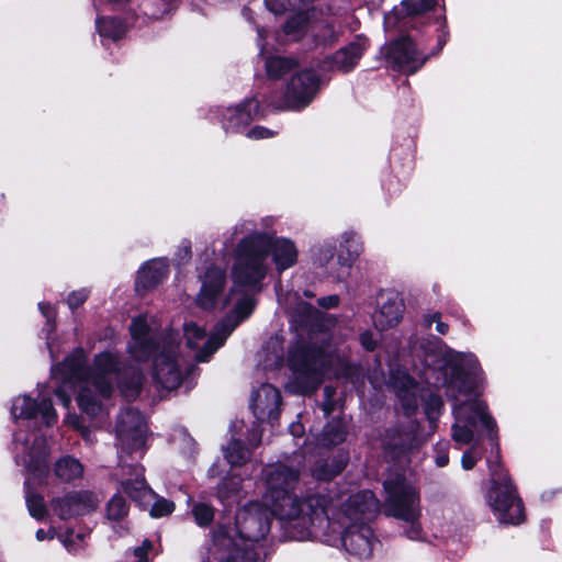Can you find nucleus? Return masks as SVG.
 <instances>
[{
  "label": "nucleus",
  "instance_id": "36",
  "mask_svg": "<svg viewBox=\"0 0 562 562\" xmlns=\"http://www.w3.org/2000/svg\"><path fill=\"white\" fill-rule=\"evenodd\" d=\"M250 451L241 439H232L225 450V459L232 467H243L248 462Z\"/></svg>",
  "mask_w": 562,
  "mask_h": 562
},
{
  "label": "nucleus",
  "instance_id": "1",
  "mask_svg": "<svg viewBox=\"0 0 562 562\" xmlns=\"http://www.w3.org/2000/svg\"><path fill=\"white\" fill-rule=\"evenodd\" d=\"M299 474L286 465H278L267 474L268 496L278 513L284 535L291 540H307L327 535L331 522L329 495L314 493L297 497L293 490Z\"/></svg>",
  "mask_w": 562,
  "mask_h": 562
},
{
  "label": "nucleus",
  "instance_id": "53",
  "mask_svg": "<svg viewBox=\"0 0 562 562\" xmlns=\"http://www.w3.org/2000/svg\"><path fill=\"white\" fill-rule=\"evenodd\" d=\"M89 297V292L86 289L72 291L67 297V304L70 310L75 311L86 303Z\"/></svg>",
  "mask_w": 562,
  "mask_h": 562
},
{
  "label": "nucleus",
  "instance_id": "47",
  "mask_svg": "<svg viewBox=\"0 0 562 562\" xmlns=\"http://www.w3.org/2000/svg\"><path fill=\"white\" fill-rule=\"evenodd\" d=\"M38 414L42 415L43 423L47 427H52L57 423L58 415L56 409L53 406V402L50 398L45 397L40 401Z\"/></svg>",
  "mask_w": 562,
  "mask_h": 562
},
{
  "label": "nucleus",
  "instance_id": "49",
  "mask_svg": "<svg viewBox=\"0 0 562 562\" xmlns=\"http://www.w3.org/2000/svg\"><path fill=\"white\" fill-rule=\"evenodd\" d=\"M184 335L187 340V347L190 349H194L196 344L194 340H201L205 338L206 331L203 327L199 326L196 323H189L184 326Z\"/></svg>",
  "mask_w": 562,
  "mask_h": 562
},
{
  "label": "nucleus",
  "instance_id": "4",
  "mask_svg": "<svg viewBox=\"0 0 562 562\" xmlns=\"http://www.w3.org/2000/svg\"><path fill=\"white\" fill-rule=\"evenodd\" d=\"M491 487L487 492L488 504L497 514L499 522L506 525H519L525 521V506L519 497L516 485L501 460H487Z\"/></svg>",
  "mask_w": 562,
  "mask_h": 562
},
{
  "label": "nucleus",
  "instance_id": "27",
  "mask_svg": "<svg viewBox=\"0 0 562 562\" xmlns=\"http://www.w3.org/2000/svg\"><path fill=\"white\" fill-rule=\"evenodd\" d=\"M348 431L341 417H335L327 422L322 431V442L326 447H335L342 443Z\"/></svg>",
  "mask_w": 562,
  "mask_h": 562
},
{
  "label": "nucleus",
  "instance_id": "34",
  "mask_svg": "<svg viewBox=\"0 0 562 562\" xmlns=\"http://www.w3.org/2000/svg\"><path fill=\"white\" fill-rule=\"evenodd\" d=\"M40 402L30 395L19 396L11 407L14 418L34 419L38 415Z\"/></svg>",
  "mask_w": 562,
  "mask_h": 562
},
{
  "label": "nucleus",
  "instance_id": "35",
  "mask_svg": "<svg viewBox=\"0 0 562 562\" xmlns=\"http://www.w3.org/2000/svg\"><path fill=\"white\" fill-rule=\"evenodd\" d=\"M362 251V245L355 234L345 233L341 236L339 261L349 265L356 260Z\"/></svg>",
  "mask_w": 562,
  "mask_h": 562
},
{
  "label": "nucleus",
  "instance_id": "55",
  "mask_svg": "<svg viewBox=\"0 0 562 562\" xmlns=\"http://www.w3.org/2000/svg\"><path fill=\"white\" fill-rule=\"evenodd\" d=\"M72 385H74V383H64L61 381V384L58 385L54 391L55 396L61 403V405L65 407H69V405L71 403V395L68 390V386L71 389Z\"/></svg>",
  "mask_w": 562,
  "mask_h": 562
},
{
  "label": "nucleus",
  "instance_id": "56",
  "mask_svg": "<svg viewBox=\"0 0 562 562\" xmlns=\"http://www.w3.org/2000/svg\"><path fill=\"white\" fill-rule=\"evenodd\" d=\"M154 544L151 540L144 539L142 544L136 547L133 551L134 557L137 559V562H149L148 553L153 549Z\"/></svg>",
  "mask_w": 562,
  "mask_h": 562
},
{
  "label": "nucleus",
  "instance_id": "28",
  "mask_svg": "<svg viewBox=\"0 0 562 562\" xmlns=\"http://www.w3.org/2000/svg\"><path fill=\"white\" fill-rule=\"evenodd\" d=\"M363 49L364 48L362 44L352 43L349 46L338 50L334 55L335 66L342 71L351 70L361 58Z\"/></svg>",
  "mask_w": 562,
  "mask_h": 562
},
{
  "label": "nucleus",
  "instance_id": "17",
  "mask_svg": "<svg viewBox=\"0 0 562 562\" xmlns=\"http://www.w3.org/2000/svg\"><path fill=\"white\" fill-rule=\"evenodd\" d=\"M145 375L143 370L126 361L116 375V386L121 395L127 400H136L144 386Z\"/></svg>",
  "mask_w": 562,
  "mask_h": 562
},
{
  "label": "nucleus",
  "instance_id": "59",
  "mask_svg": "<svg viewBox=\"0 0 562 562\" xmlns=\"http://www.w3.org/2000/svg\"><path fill=\"white\" fill-rule=\"evenodd\" d=\"M419 518L413 519L412 521H407L409 527L405 530V535L411 540H419L423 536V528L419 522Z\"/></svg>",
  "mask_w": 562,
  "mask_h": 562
},
{
  "label": "nucleus",
  "instance_id": "16",
  "mask_svg": "<svg viewBox=\"0 0 562 562\" xmlns=\"http://www.w3.org/2000/svg\"><path fill=\"white\" fill-rule=\"evenodd\" d=\"M213 543L217 549L227 550V555L224 562H255L256 552L254 548L243 542L239 546L235 539L229 535V529L226 526L220 525L213 531Z\"/></svg>",
  "mask_w": 562,
  "mask_h": 562
},
{
  "label": "nucleus",
  "instance_id": "22",
  "mask_svg": "<svg viewBox=\"0 0 562 562\" xmlns=\"http://www.w3.org/2000/svg\"><path fill=\"white\" fill-rule=\"evenodd\" d=\"M125 363L126 361H123L117 353L104 350L93 356L90 373L116 376Z\"/></svg>",
  "mask_w": 562,
  "mask_h": 562
},
{
  "label": "nucleus",
  "instance_id": "41",
  "mask_svg": "<svg viewBox=\"0 0 562 562\" xmlns=\"http://www.w3.org/2000/svg\"><path fill=\"white\" fill-rule=\"evenodd\" d=\"M258 104L255 101H248L243 106L234 110V114L229 117L233 127L247 125L252 120L251 110H257Z\"/></svg>",
  "mask_w": 562,
  "mask_h": 562
},
{
  "label": "nucleus",
  "instance_id": "19",
  "mask_svg": "<svg viewBox=\"0 0 562 562\" xmlns=\"http://www.w3.org/2000/svg\"><path fill=\"white\" fill-rule=\"evenodd\" d=\"M349 460V452L347 450L340 449L331 457L324 460L321 464L315 467L313 470V475L318 481L329 482L346 469Z\"/></svg>",
  "mask_w": 562,
  "mask_h": 562
},
{
  "label": "nucleus",
  "instance_id": "62",
  "mask_svg": "<svg viewBox=\"0 0 562 562\" xmlns=\"http://www.w3.org/2000/svg\"><path fill=\"white\" fill-rule=\"evenodd\" d=\"M215 351V348L205 341L203 347L196 352L195 360L200 363L209 362Z\"/></svg>",
  "mask_w": 562,
  "mask_h": 562
},
{
  "label": "nucleus",
  "instance_id": "23",
  "mask_svg": "<svg viewBox=\"0 0 562 562\" xmlns=\"http://www.w3.org/2000/svg\"><path fill=\"white\" fill-rule=\"evenodd\" d=\"M472 408L473 412L479 415V422L487 431V438L491 441L493 448L496 449L495 460H501L498 427L495 418L488 413L487 405L480 400H472Z\"/></svg>",
  "mask_w": 562,
  "mask_h": 562
},
{
  "label": "nucleus",
  "instance_id": "46",
  "mask_svg": "<svg viewBox=\"0 0 562 562\" xmlns=\"http://www.w3.org/2000/svg\"><path fill=\"white\" fill-rule=\"evenodd\" d=\"M131 340L150 336V326L145 316L138 315L134 317L128 327Z\"/></svg>",
  "mask_w": 562,
  "mask_h": 562
},
{
  "label": "nucleus",
  "instance_id": "54",
  "mask_svg": "<svg viewBox=\"0 0 562 562\" xmlns=\"http://www.w3.org/2000/svg\"><path fill=\"white\" fill-rule=\"evenodd\" d=\"M269 393L271 394L273 406L268 411L269 418H277L280 412V405L282 404V396L278 389L272 385L268 386Z\"/></svg>",
  "mask_w": 562,
  "mask_h": 562
},
{
  "label": "nucleus",
  "instance_id": "42",
  "mask_svg": "<svg viewBox=\"0 0 562 562\" xmlns=\"http://www.w3.org/2000/svg\"><path fill=\"white\" fill-rule=\"evenodd\" d=\"M443 408V401L437 393L430 392L424 400V413L429 420H436Z\"/></svg>",
  "mask_w": 562,
  "mask_h": 562
},
{
  "label": "nucleus",
  "instance_id": "43",
  "mask_svg": "<svg viewBox=\"0 0 562 562\" xmlns=\"http://www.w3.org/2000/svg\"><path fill=\"white\" fill-rule=\"evenodd\" d=\"M192 515L200 527H209L214 520V508L205 503H198L192 507Z\"/></svg>",
  "mask_w": 562,
  "mask_h": 562
},
{
  "label": "nucleus",
  "instance_id": "63",
  "mask_svg": "<svg viewBox=\"0 0 562 562\" xmlns=\"http://www.w3.org/2000/svg\"><path fill=\"white\" fill-rule=\"evenodd\" d=\"M316 35L321 37V41L324 44H328L333 43L337 38L338 33L334 31L333 25H326L322 33H317Z\"/></svg>",
  "mask_w": 562,
  "mask_h": 562
},
{
  "label": "nucleus",
  "instance_id": "5",
  "mask_svg": "<svg viewBox=\"0 0 562 562\" xmlns=\"http://www.w3.org/2000/svg\"><path fill=\"white\" fill-rule=\"evenodd\" d=\"M278 518L276 508L260 502L250 501L237 510L235 528L239 539L252 547L255 542L266 539L271 524Z\"/></svg>",
  "mask_w": 562,
  "mask_h": 562
},
{
  "label": "nucleus",
  "instance_id": "61",
  "mask_svg": "<svg viewBox=\"0 0 562 562\" xmlns=\"http://www.w3.org/2000/svg\"><path fill=\"white\" fill-rule=\"evenodd\" d=\"M340 299L336 294H330L326 296H322L317 300V304L319 307L329 310L335 308L339 305Z\"/></svg>",
  "mask_w": 562,
  "mask_h": 562
},
{
  "label": "nucleus",
  "instance_id": "6",
  "mask_svg": "<svg viewBox=\"0 0 562 562\" xmlns=\"http://www.w3.org/2000/svg\"><path fill=\"white\" fill-rule=\"evenodd\" d=\"M385 491L384 514L403 521H412L420 517L419 496L406 483L403 475L383 482Z\"/></svg>",
  "mask_w": 562,
  "mask_h": 562
},
{
  "label": "nucleus",
  "instance_id": "32",
  "mask_svg": "<svg viewBox=\"0 0 562 562\" xmlns=\"http://www.w3.org/2000/svg\"><path fill=\"white\" fill-rule=\"evenodd\" d=\"M26 470L40 485L46 484L49 476L48 456L42 452L32 453L26 463Z\"/></svg>",
  "mask_w": 562,
  "mask_h": 562
},
{
  "label": "nucleus",
  "instance_id": "21",
  "mask_svg": "<svg viewBox=\"0 0 562 562\" xmlns=\"http://www.w3.org/2000/svg\"><path fill=\"white\" fill-rule=\"evenodd\" d=\"M412 436L400 427H391L385 430L382 443L385 451L393 457L401 458L412 449Z\"/></svg>",
  "mask_w": 562,
  "mask_h": 562
},
{
  "label": "nucleus",
  "instance_id": "51",
  "mask_svg": "<svg viewBox=\"0 0 562 562\" xmlns=\"http://www.w3.org/2000/svg\"><path fill=\"white\" fill-rule=\"evenodd\" d=\"M121 486L122 491L133 501L140 499L146 493L144 482H134L132 480H125L121 483Z\"/></svg>",
  "mask_w": 562,
  "mask_h": 562
},
{
  "label": "nucleus",
  "instance_id": "2",
  "mask_svg": "<svg viewBox=\"0 0 562 562\" xmlns=\"http://www.w3.org/2000/svg\"><path fill=\"white\" fill-rule=\"evenodd\" d=\"M297 254L296 246L288 238H272L267 233H254L239 243L233 273L235 278L247 281L273 278L269 255L272 256L276 270L281 272L295 265Z\"/></svg>",
  "mask_w": 562,
  "mask_h": 562
},
{
  "label": "nucleus",
  "instance_id": "52",
  "mask_svg": "<svg viewBox=\"0 0 562 562\" xmlns=\"http://www.w3.org/2000/svg\"><path fill=\"white\" fill-rule=\"evenodd\" d=\"M175 508L176 505L172 501L159 498L151 505L149 514L154 518H161L172 514Z\"/></svg>",
  "mask_w": 562,
  "mask_h": 562
},
{
  "label": "nucleus",
  "instance_id": "8",
  "mask_svg": "<svg viewBox=\"0 0 562 562\" xmlns=\"http://www.w3.org/2000/svg\"><path fill=\"white\" fill-rule=\"evenodd\" d=\"M318 89V78L313 70L295 71L286 86L282 108L300 110L311 103Z\"/></svg>",
  "mask_w": 562,
  "mask_h": 562
},
{
  "label": "nucleus",
  "instance_id": "57",
  "mask_svg": "<svg viewBox=\"0 0 562 562\" xmlns=\"http://www.w3.org/2000/svg\"><path fill=\"white\" fill-rule=\"evenodd\" d=\"M359 342L362 348L369 352H373L378 347L376 339L374 338L373 333L369 329L362 331L359 335Z\"/></svg>",
  "mask_w": 562,
  "mask_h": 562
},
{
  "label": "nucleus",
  "instance_id": "29",
  "mask_svg": "<svg viewBox=\"0 0 562 562\" xmlns=\"http://www.w3.org/2000/svg\"><path fill=\"white\" fill-rule=\"evenodd\" d=\"M169 262L164 258H155L144 263L138 270L140 281H159L168 277Z\"/></svg>",
  "mask_w": 562,
  "mask_h": 562
},
{
  "label": "nucleus",
  "instance_id": "20",
  "mask_svg": "<svg viewBox=\"0 0 562 562\" xmlns=\"http://www.w3.org/2000/svg\"><path fill=\"white\" fill-rule=\"evenodd\" d=\"M162 347L164 346H161L160 340L150 335L131 341L127 346V351L134 361L145 363L149 360L154 361Z\"/></svg>",
  "mask_w": 562,
  "mask_h": 562
},
{
  "label": "nucleus",
  "instance_id": "18",
  "mask_svg": "<svg viewBox=\"0 0 562 562\" xmlns=\"http://www.w3.org/2000/svg\"><path fill=\"white\" fill-rule=\"evenodd\" d=\"M262 285L263 283H233L232 288L229 289V293L225 299L224 305L226 306L229 304L233 295L240 294V297L237 299L233 307V314L238 322L247 319L252 314L256 306V300L252 295L247 294L245 290L250 288L260 291Z\"/></svg>",
  "mask_w": 562,
  "mask_h": 562
},
{
  "label": "nucleus",
  "instance_id": "14",
  "mask_svg": "<svg viewBox=\"0 0 562 562\" xmlns=\"http://www.w3.org/2000/svg\"><path fill=\"white\" fill-rule=\"evenodd\" d=\"M389 59L404 72H415L426 61V57L418 52L409 37L394 42L387 53Z\"/></svg>",
  "mask_w": 562,
  "mask_h": 562
},
{
  "label": "nucleus",
  "instance_id": "37",
  "mask_svg": "<svg viewBox=\"0 0 562 562\" xmlns=\"http://www.w3.org/2000/svg\"><path fill=\"white\" fill-rule=\"evenodd\" d=\"M130 513V506L120 493L114 494L105 506V517L111 520L119 522L123 520Z\"/></svg>",
  "mask_w": 562,
  "mask_h": 562
},
{
  "label": "nucleus",
  "instance_id": "50",
  "mask_svg": "<svg viewBox=\"0 0 562 562\" xmlns=\"http://www.w3.org/2000/svg\"><path fill=\"white\" fill-rule=\"evenodd\" d=\"M240 487V481H236L234 479H223L217 487L218 497L222 499H227L236 496L239 493Z\"/></svg>",
  "mask_w": 562,
  "mask_h": 562
},
{
  "label": "nucleus",
  "instance_id": "9",
  "mask_svg": "<svg viewBox=\"0 0 562 562\" xmlns=\"http://www.w3.org/2000/svg\"><path fill=\"white\" fill-rule=\"evenodd\" d=\"M448 386L463 395L474 394L476 382V359H465L458 353L446 361Z\"/></svg>",
  "mask_w": 562,
  "mask_h": 562
},
{
  "label": "nucleus",
  "instance_id": "64",
  "mask_svg": "<svg viewBox=\"0 0 562 562\" xmlns=\"http://www.w3.org/2000/svg\"><path fill=\"white\" fill-rule=\"evenodd\" d=\"M402 406H403V408L405 411V414L407 416H412V415H414L417 412L418 403H417L416 397L411 396V397H405L402 401Z\"/></svg>",
  "mask_w": 562,
  "mask_h": 562
},
{
  "label": "nucleus",
  "instance_id": "58",
  "mask_svg": "<svg viewBox=\"0 0 562 562\" xmlns=\"http://www.w3.org/2000/svg\"><path fill=\"white\" fill-rule=\"evenodd\" d=\"M448 443H437L436 445V458L435 462L438 468H443L449 463V454H448Z\"/></svg>",
  "mask_w": 562,
  "mask_h": 562
},
{
  "label": "nucleus",
  "instance_id": "12",
  "mask_svg": "<svg viewBox=\"0 0 562 562\" xmlns=\"http://www.w3.org/2000/svg\"><path fill=\"white\" fill-rule=\"evenodd\" d=\"M341 510L350 524H369L378 514L379 501L372 491H359L342 503Z\"/></svg>",
  "mask_w": 562,
  "mask_h": 562
},
{
  "label": "nucleus",
  "instance_id": "26",
  "mask_svg": "<svg viewBox=\"0 0 562 562\" xmlns=\"http://www.w3.org/2000/svg\"><path fill=\"white\" fill-rule=\"evenodd\" d=\"M117 437L122 443V449L132 454L142 449L146 443V435L140 425L131 426L128 428H119Z\"/></svg>",
  "mask_w": 562,
  "mask_h": 562
},
{
  "label": "nucleus",
  "instance_id": "30",
  "mask_svg": "<svg viewBox=\"0 0 562 562\" xmlns=\"http://www.w3.org/2000/svg\"><path fill=\"white\" fill-rule=\"evenodd\" d=\"M226 283H202L195 303L202 310L215 308L218 297L223 294Z\"/></svg>",
  "mask_w": 562,
  "mask_h": 562
},
{
  "label": "nucleus",
  "instance_id": "10",
  "mask_svg": "<svg viewBox=\"0 0 562 562\" xmlns=\"http://www.w3.org/2000/svg\"><path fill=\"white\" fill-rule=\"evenodd\" d=\"M153 380L162 389L172 391L178 389L183 381L176 352L169 346L164 345L161 351L154 359Z\"/></svg>",
  "mask_w": 562,
  "mask_h": 562
},
{
  "label": "nucleus",
  "instance_id": "60",
  "mask_svg": "<svg viewBox=\"0 0 562 562\" xmlns=\"http://www.w3.org/2000/svg\"><path fill=\"white\" fill-rule=\"evenodd\" d=\"M247 137L254 138V139H262V138H269L274 135V132L262 127V126H256L247 132Z\"/></svg>",
  "mask_w": 562,
  "mask_h": 562
},
{
  "label": "nucleus",
  "instance_id": "45",
  "mask_svg": "<svg viewBox=\"0 0 562 562\" xmlns=\"http://www.w3.org/2000/svg\"><path fill=\"white\" fill-rule=\"evenodd\" d=\"M436 5V0H403L402 7L408 15H419Z\"/></svg>",
  "mask_w": 562,
  "mask_h": 562
},
{
  "label": "nucleus",
  "instance_id": "11",
  "mask_svg": "<svg viewBox=\"0 0 562 562\" xmlns=\"http://www.w3.org/2000/svg\"><path fill=\"white\" fill-rule=\"evenodd\" d=\"M340 540L350 555L360 560L371 558L374 532L369 524H349L341 532Z\"/></svg>",
  "mask_w": 562,
  "mask_h": 562
},
{
  "label": "nucleus",
  "instance_id": "44",
  "mask_svg": "<svg viewBox=\"0 0 562 562\" xmlns=\"http://www.w3.org/2000/svg\"><path fill=\"white\" fill-rule=\"evenodd\" d=\"M89 381L95 387L98 393L105 400L113 395L114 386L109 375H98L97 373H89Z\"/></svg>",
  "mask_w": 562,
  "mask_h": 562
},
{
  "label": "nucleus",
  "instance_id": "24",
  "mask_svg": "<svg viewBox=\"0 0 562 562\" xmlns=\"http://www.w3.org/2000/svg\"><path fill=\"white\" fill-rule=\"evenodd\" d=\"M403 311L404 305L397 295L383 301L376 316L382 328L386 329L396 326L403 317Z\"/></svg>",
  "mask_w": 562,
  "mask_h": 562
},
{
  "label": "nucleus",
  "instance_id": "38",
  "mask_svg": "<svg viewBox=\"0 0 562 562\" xmlns=\"http://www.w3.org/2000/svg\"><path fill=\"white\" fill-rule=\"evenodd\" d=\"M79 409L90 417L99 415L101 409V402L92 393L90 389H81L76 397Z\"/></svg>",
  "mask_w": 562,
  "mask_h": 562
},
{
  "label": "nucleus",
  "instance_id": "48",
  "mask_svg": "<svg viewBox=\"0 0 562 562\" xmlns=\"http://www.w3.org/2000/svg\"><path fill=\"white\" fill-rule=\"evenodd\" d=\"M461 422H456L452 427V439L457 443L469 445L474 438L473 429L469 425H461Z\"/></svg>",
  "mask_w": 562,
  "mask_h": 562
},
{
  "label": "nucleus",
  "instance_id": "40",
  "mask_svg": "<svg viewBox=\"0 0 562 562\" xmlns=\"http://www.w3.org/2000/svg\"><path fill=\"white\" fill-rule=\"evenodd\" d=\"M97 27L101 36L117 40L125 33V26L121 21L106 18L97 21Z\"/></svg>",
  "mask_w": 562,
  "mask_h": 562
},
{
  "label": "nucleus",
  "instance_id": "13",
  "mask_svg": "<svg viewBox=\"0 0 562 562\" xmlns=\"http://www.w3.org/2000/svg\"><path fill=\"white\" fill-rule=\"evenodd\" d=\"M267 8L276 13L281 14L286 10H297L299 13L292 16L284 25V33L291 40H297L304 33L307 22L308 12L303 11L302 7L311 3L313 0H265Z\"/></svg>",
  "mask_w": 562,
  "mask_h": 562
},
{
  "label": "nucleus",
  "instance_id": "33",
  "mask_svg": "<svg viewBox=\"0 0 562 562\" xmlns=\"http://www.w3.org/2000/svg\"><path fill=\"white\" fill-rule=\"evenodd\" d=\"M25 486V503L31 517L38 521H43L48 516V510L45 504L44 496L40 493L31 492L30 483L26 480Z\"/></svg>",
  "mask_w": 562,
  "mask_h": 562
},
{
  "label": "nucleus",
  "instance_id": "39",
  "mask_svg": "<svg viewBox=\"0 0 562 562\" xmlns=\"http://www.w3.org/2000/svg\"><path fill=\"white\" fill-rule=\"evenodd\" d=\"M452 413L458 422H463L470 428L475 427L479 422V415L472 408V400L453 404Z\"/></svg>",
  "mask_w": 562,
  "mask_h": 562
},
{
  "label": "nucleus",
  "instance_id": "3",
  "mask_svg": "<svg viewBox=\"0 0 562 562\" xmlns=\"http://www.w3.org/2000/svg\"><path fill=\"white\" fill-rule=\"evenodd\" d=\"M286 362L300 393L308 394L323 383L329 356L323 345L300 338L289 346Z\"/></svg>",
  "mask_w": 562,
  "mask_h": 562
},
{
  "label": "nucleus",
  "instance_id": "31",
  "mask_svg": "<svg viewBox=\"0 0 562 562\" xmlns=\"http://www.w3.org/2000/svg\"><path fill=\"white\" fill-rule=\"evenodd\" d=\"M266 72L270 79H280L296 71V63L292 58L273 56L266 60Z\"/></svg>",
  "mask_w": 562,
  "mask_h": 562
},
{
  "label": "nucleus",
  "instance_id": "7",
  "mask_svg": "<svg viewBox=\"0 0 562 562\" xmlns=\"http://www.w3.org/2000/svg\"><path fill=\"white\" fill-rule=\"evenodd\" d=\"M100 499L89 490L70 491L50 501V507L61 520L82 517L97 510Z\"/></svg>",
  "mask_w": 562,
  "mask_h": 562
},
{
  "label": "nucleus",
  "instance_id": "25",
  "mask_svg": "<svg viewBox=\"0 0 562 562\" xmlns=\"http://www.w3.org/2000/svg\"><path fill=\"white\" fill-rule=\"evenodd\" d=\"M54 474L61 482L70 483L82 477L83 465L75 457L66 454L55 462Z\"/></svg>",
  "mask_w": 562,
  "mask_h": 562
},
{
  "label": "nucleus",
  "instance_id": "15",
  "mask_svg": "<svg viewBox=\"0 0 562 562\" xmlns=\"http://www.w3.org/2000/svg\"><path fill=\"white\" fill-rule=\"evenodd\" d=\"M54 372L60 376L64 383L88 382L90 366L87 363L83 348H75L54 368Z\"/></svg>",
  "mask_w": 562,
  "mask_h": 562
}]
</instances>
